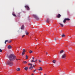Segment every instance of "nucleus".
<instances>
[{
  "label": "nucleus",
  "mask_w": 75,
  "mask_h": 75,
  "mask_svg": "<svg viewBox=\"0 0 75 75\" xmlns=\"http://www.w3.org/2000/svg\"><path fill=\"white\" fill-rule=\"evenodd\" d=\"M64 50H62L61 51H60V54H62L63 52H64Z\"/></svg>",
  "instance_id": "nucleus-13"
},
{
  "label": "nucleus",
  "mask_w": 75,
  "mask_h": 75,
  "mask_svg": "<svg viewBox=\"0 0 75 75\" xmlns=\"http://www.w3.org/2000/svg\"><path fill=\"white\" fill-rule=\"evenodd\" d=\"M25 70L26 71H27L28 69V67H26L25 68Z\"/></svg>",
  "instance_id": "nucleus-12"
},
{
  "label": "nucleus",
  "mask_w": 75,
  "mask_h": 75,
  "mask_svg": "<svg viewBox=\"0 0 75 75\" xmlns=\"http://www.w3.org/2000/svg\"><path fill=\"white\" fill-rule=\"evenodd\" d=\"M25 35H23V36H22V38H23L25 37Z\"/></svg>",
  "instance_id": "nucleus-33"
},
{
  "label": "nucleus",
  "mask_w": 75,
  "mask_h": 75,
  "mask_svg": "<svg viewBox=\"0 0 75 75\" xmlns=\"http://www.w3.org/2000/svg\"><path fill=\"white\" fill-rule=\"evenodd\" d=\"M56 62V61L55 60H53V61L52 62L53 63H55Z\"/></svg>",
  "instance_id": "nucleus-19"
},
{
  "label": "nucleus",
  "mask_w": 75,
  "mask_h": 75,
  "mask_svg": "<svg viewBox=\"0 0 75 75\" xmlns=\"http://www.w3.org/2000/svg\"><path fill=\"white\" fill-rule=\"evenodd\" d=\"M18 14L19 15L20 14V13H19Z\"/></svg>",
  "instance_id": "nucleus-44"
},
{
  "label": "nucleus",
  "mask_w": 75,
  "mask_h": 75,
  "mask_svg": "<svg viewBox=\"0 0 75 75\" xmlns=\"http://www.w3.org/2000/svg\"><path fill=\"white\" fill-rule=\"evenodd\" d=\"M18 60V59H16V60L17 61Z\"/></svg>",
  "instance_id": "nucleus-38"
},
{
  "label": "nucleus",
  "mask_w": 75,
  "mask_h": 75,
  "mask_svg": "<svg viewBox=\"0 0 75 75\" xmlns=\"http://www.w3.org/2000/svg\"><path fill=\"white\" fill-rule=\"evenodd\" d=\"M16 70L17 71H19L20 70V68H18L17 69H16Z\"/></svg>",
  "instance_id": "nucleus-15"
},
{
  "label": "nucleus",
  "mask_w": 75,
  "mask_h": 75,
  "mask_svg": "<svg viewBox=\"0 0 75 75\" xmlns=\"http://www.w3.org/2000/svg\"><path fill=\"white\" fill-rule=\"evenodd\" d=\"M33 17L36 19V20H39V19L36 15L34 14L33 15Z\"/></svg>",
  "instance_id": "nucleus-3"
},
{
  "label": "nucleus",
  "mask_w": 75,
  "mask_h": 75,
  "mask_svg": "<svg viewBox=\"0 0 75 75\" xmlns=\"http://www.w3.org/2000/svg\"><path fill=\"white\" fill-rule=\"evenodd\" d=\"M37 59H36V60H35V62H37Z\"/></svg>",
  "instance_id": "nucleus-39"
},
{
  "label": "nucleus",
  "mask_w": 75,
  "mask_h": 75,
  "mask_svg": "<svg viewBox=\"0 0 75 75\" xmlns=\"http://www.w3.org/2000/svg\"><path fill=\"white\" fill-rule=\"evenodd\" d=\"M41 62V60H39V62L40 63Z\"/></svg>",
  "instance_id": "nucleus-32"
},
{
  "label": "nucleus",
  "mask_w": 75,
  "mask_h": 75,
  "mask_svg": "<svg viewBox=\"0 0 75 75\" xmlns=\"http://www.w3.org/2000/svg\"><path fill=\"white\" fill-rule=\"evenodd\" d=\"M13 16H14V17H16V15L15 14H14V13H13Z\"/></svg>",
  "instance_id": "nucleus-20"
},
{
  "label": "nucleus",
  "mask_w": 75,
  "mask_h": 75,
  "mask_svg": "<svg viewBox=\"0 0 75 75\" xmlns=\"http://www.w3.org/2000/svg\"><path fill=\"white\" fill-rule=\"evenodd\" d=\"M24 28V25H23L22 27H21V30H23Z\"/></svg>",
  "instance_id": "nucleus-14"
},
{
  "label": "nucleus",
  "mask_w": 75,
  "mask_h": 75,
  "mask_svg": "<svg viewBox=\"0 0 75 75\" xmlns=\"http://www.w3.org/2000/svg\"><path fill=\"white\" fill-rule=\"evenodd\" d=\"M59 24H60V25H61V26H62V27H64V25H63V24H62L61 23H60Z\"/></svg>",
  "instance_id": "nucleus-21"
},
{
  "label": "nucleus",
  "mask_w": 75,
  "mask_h": 75,
  "mask_svg": "<svg viewBox=\"0 0 75 75\" xmlns=\"http://www.w3.org/2000/svg\"><path fill=\"white\" fill-rule=\"evenodd\" d=\"M67 46H66V47H67Z\"/></svg>",
  "instance_id": "nucleus-46"
},
{
  "label": "nucleus",
  "mask_w": 75,
  "mask_h": 75,
  "mask_svg": "<svg viewBox=\"0 0 75 75\" xmlns=\"http://www.w3.org/2000/svg\"><path fill=\"white\" fill-rule=\"evenodd\" d=\"M40 69H38V70L39 71H42V67H40Z\"/></svg>",
  "instance_id": "nucleus-9"
},
{
  "label": "nucleus",
  "mask_w": 75,
  "mask_h": 75,
  "mask_svg": "<svg viewBox=\"0 0 75 75\" xmlns=\"http://www.w3.org/2000/svg\"><path fill=\"white\" fill-rule=\"evenodd\" d=\"M2 52V50L1 49H0V52Z\"/></svg>",
  "instance_id": "nucleus-31"
},
{
  "label": "nucleus",
  "mask_w": 75,
  "mask_h": 75,
  "mask_svg": "<svg viewBox=\"0 0 75 75\" xmlns=\"http://www.w3.org/2000/svg\"><path fill=\"white\" fill-rule=\"evenodd\" d=\"M66 19H64V20L63 21V23H65L66 22Z\"/></svg>",
  "instance_id": "nucleus-22"
},
{
  "label": "nucleus",
  "mask_w": 75,
  "mask_h": 75,
  "mask_svg": "<svg viewBox=\"0 0 75 75\" xmlns=\"http://www.w3.org/2000/svg\"><path fill=\"white\" fill-rule=\"evenodd\" d=\"M65 20L66 21H69L70 20V19L68 18H65Z\"/></svg>",
  "instance_id": "nucleus-17"
},
{
  "label": "nucleus",
  "mask_w": 75,
  "mask_h": 75,
  "mask_svg": "<svg viewBox=\"0 0 75 75\" xmlns=\"http://www.w3.org/2000/svg\"><path fill=\"white\" fill-rule=\"evenodd\" d=\"M65 35L64 34H63V35H62V37H65Z\"/></svg>",
  "instance_id": "nucleus-24"
},
{
  "label": "nucleus",
  "mask_w": 75,
  "mask_h": 75,
  "mask_svg": "<svg viewBox=\"0 0 75 75\" xmlns=\"http://www.w3.org/2000/svg\"><path fill=\"white\" fill-rule=\"evenodd\" d=\"M25 8H27V10H30L29 7L27 5L25 6Z\"/></svg>",
  "instance_id": "nucleus-6"
},
{
  "label": "nucleus",
  "mask_w": 75,
  "mask_h": 75,
  "mask_svg": "<svg viewBox=\"0 0 75 75\" xmlns=\"http://www.w3.org/2000/svg\"><path fill=\"white\" fill-rule=\"evenodd\" d=\"M61 16L60 14H58V15L57 16V18H60V17H61Z\"/></svg>",
  "instance_id": "nucleus-7"
},
{
  "label": "nucleus",
  "mask_w": 75,
  "mask_h": 75,
  "mask_svg": "<svg viewBox=\"0 0 75 75\" xmlns=\"http://www.w3.org/2000/svg\"><path fill=\"white\" fill-rule=\"evenodd\" d=\"M20 60V59H18V60Z\"/></svg>",
  "instance_id": "nucleus-40"
},
{
  "label": "nucleus",
  "mask_w": 75,
  "mask_h": 75,
  "mask_svg": "<svg viewBox=\"0 0 75 75\" xmlns=\"http://www.w3.org/2000/svg\"><path fill=\"white\" fill-rule=\"evenodd\" d=\"M44 75H47L46 74H44Z\"/></svg>",
  "instance_id": "nucleus-41"
},
{
  "label": "nucleus",
  "mask_w": 75,
  "mask_h": 75,
  "mask_svg": "<svg viewBox=\"0 0 75 75\" xmlns=\"http://www.w3.org/2000/svg\"><path fill=\"white\" fill-rule=\"evenodd\" d=\"M40 74H41V73H42V72H40Z\"/></svg>",
  "instance_id": "nucleus-43"
},
{
  "label": "nucleus",
  "mask_w": 75,
  "mask_h": 75,
  "mask_svg": "<svg viewBox=\"0 0 75 75\" xmlns=\"http://www.w3.org/2000/svg\"><path fill=\"white\" fill-rule=\"evenodd\" d=\"M7 63L11 66H13V63L12 62L8 61L7 62Z\"/></svg>",
  "instance_id": "nucleus-2"
},
{
  "label": "nucleus",
  "mask_w": 75,
  "mask_h": 75,
  "mask_svg": "<svg viewBox=\"0 0 75 75\" xmlns=\"http://www.w3.org/2000/svg\"><path fill=\"white\" fill-rule=\"evenodd\" d=\"M33 51L30 50V51L29 52V53L30 54H31V53H33Z\"/></svg>",
  "instance_id": "nucleus-18"
},
{
  "label": "nucleus",
  "mask_w": 75,
  "mask_h": 75,
  "mask_svg": "<svg viewBox=\"0 0 75 75\" xmlns=\"http://www.w3.org/2000/svg\"><path fill=\"white\" fill-rule=\"evenodd\" d=\"M25 34L26 35H28L29 34V33L27 31H26V32H25Z\"/></svg>",
  "instance_id": "nucleus-23"
},
{
  "label": "nucleus",
  "mask_w": 75,
  "mask_h": 75,
  "mask_svg": "<svg viewBox=\"0 0 75 75\" xmlns=\"http://www.w3.org/2000/svg\"><path fill=\"white\" fill-rule=\"evenodd\" d=\"M37 70L36 69L34 71H33V72H34V73H35V71H36V70Z\"/></svg>",
  "instance_id": "nucleus-30"
},
{
  "label": "nucleus",
  "mask_w": 75,
  "mask_h": 75,
  "mask_svg": "<svg viewBox=\"0 0 75 75\" xmlns=\"http://www.w3.org/2000/svg\"><path fill=\"white\" fill-rule=\"evenodd\" d=\"M35 66H36V64H35Z\"/></svg>",
  "instance_id": "nucleus-47"
},
{
  "label": "nucleus",
  "mask_w": 75,
  "mask_h": 75,
  "mask_svg": "<svg viewBox=\"0 0 75 75\" xmlns=\"http://www.w3.org/2000/svg\"><path fill=\"white\" fill-rule=\"evenodd\" d=\"M30 65H31V66H32V64H28V65L29 66Z\"/></svg>",
  "instance_id": "nucleus-27"
},
{
  "label": "nucleus",
  "mask_w": 75,
  "mask_h": 75,
  "mask_svg": "<svg viewBox=\"0 0 75 75\" xmlns=\"http://www.w3.org/2000/svg\"><path fill=\"white\" fill-rule=\"evenodd\" d=\"M48 54V52H47L46 53V54H47H47Z\"/></svg>",
  "instance_id": "nucleus-36"
},
{
  "label": "nucleus",
  "mask_w": 75,
  "mask_h": 75,
  "mask_svg": "<svg viewBox=\"0 0 75 75\" xmlns=\"http://www.w3.org/2000/svg\"><path fill=\"white\" fill-rule=\"evenodd\" d=\"M31 62H35V61L33 60H32V61H31Z\"/></svg>",
  "instance_id": "nucleus-29"
},
{
  "label": "nucleus",
  "mask_w": 75,
  "mask_h": 75,
  "mask_svg": "<svg viewBox=\"0 0 75 75\" xmlns=\"http://www.w3.org/2000/svg\"><path fill=\"white\" fill-rule=\"evenodd\" d=\"M66 57V54H63V55L62 56V59H65Z\"/></svg>",
  "instance_id": "nucleus-4"
},
{
  "label": "nucleus",
  "mask_w": 75,
  "mask_h": 75,
  "mask_svg": "<svg viewBox=\"0 0 75 75\" xmlns=\"http://www.w3.org/2000/svg\"><path fill=\"white\" fill-rule=\"evenodd\" d=\"M8 58L10 61H13L16 59V57L13 54H12L8 56Z\"/></svg>",
  "instance_id": "nucleus-1"
},
{
  "label": "nucleus",
  "mask_w": 75,
  "mask_h": 75,
  "mask_svg": "<svg viewBox=\"0 0 75 75\" xmlns=\"http://www.w3.org/2000/svg\"><path fill=\"white\" fill-rule=\"evenodd\" d=\"M34 74L33 73L32 74V75H34Z\"/></svg>",
  "instance_id": "nucleus-37"
},
{
  "label": "nucleus",
  "mask_w": 75,
  "mask_h": 75,
  "mask_svg": "<svg viewBox=\"0 0 75 75\" xmlns=\"http://www.w3.org/2000/svg\"><path fill=\"white\" fill-rule=\"evenodd\" d=\"M11 48H12V47L10 45H9L8 47V49H11Z\"/></svg>",
  "instance_id": "nucleus-10"
},
{
  "label": "nucleus",
  "mask_w": 75,
  "mask_h": 75,
  "mask_svg": "<svg viewBox=\"0 0 75 75\" xmlns=\"http://www.w3.org/2000/svg\"><path fill=\"white\" fill-rule=\"evenodd\" d=\"M33 68L32 66H30L29 68V69H30L31 70H32L33 69Z\"/></svg>",
  "instance_id": "nucleus-11"
},
{
  "label": "nucleus",
  "mask_w": 75,
  "mask_h": 75,
  "mask_svg": "<svg viewBox=\"0 0 75 75\" xmlns=\"http://www.w3.org/2000/svg\"><path fill=\"white\" fill-rule=\"evenodd\" d=\"M8 40H5V44H6V42H8Z\"/></svg>",
  "instance_id": "nucleus-25"
},
{
  "label": "nucleus",
  "mask_w": 75,
  "mask_h": 75,
  "mask_svg": "<svg viewBox=\"0 0 75 75\" xmlns=\"http://www.w3.org/2000/svg\"><path fill=\"white\" fill-rule=\"evenodd\" d=\"M34 66V64H33V66Z\"/></svg>",
  "instance_id": "nucleus-45"
},
{
  "label": "nucleus",
  "mask_w": 75,
  "mask_h": 75,
  "mask_svg": "<svg viewBox=\"0 0 75 75\" xmlns=\"http://www.w3.org/2000/svg\"><path fill=\"white\" fill-rule=\"evenodd\" d=\"M33 67H34V68H35V66H33Z\"/></svg>",
  "instance_id": "nucleus-42"
},
{
  "label": "nucleus",
  "mask_w": 75,
  "mask_h": 75,
  "mask_svg": "<svg viewBox=\"0 0 75 75\" xmlns=\"http://www.w3.org/2000/svg\"><path fill=\"white\" fill-rule=\"evenodd\" d=\"M32 59H34L35 58L34 57H33L32 58Z\"/></svg>",
  "instance_id": "nucleus-35"
},
{
  "label": "nucleus",
  "mask_w": 75,
  "mask_h": 75,
  "mask_svg": "<svg viewBox=\"0 0 75 75\" xmlns=\"http://www.w3.org/2000/svg\"><path fill=\"white\" fill-rule=\"evenodd\" d=\"M54 40H55V41H56V40H57V39H56V38H54Z\"/></svg>",
  "instance_id": "nucleus-34"
},
{
  "label": "nucleus",
  "mask_w": 75,
  "mask_h": 75,
  "mask_svg": "<svg viewBox=\"0 0 75 75\" xmlns=\"http://www.w3.org/2000/svg\"><path fill=\"white\" fill-rule=\"evenodd\" d=\"M11 42V40H9V41H8V43H10Z\"/></svg>",
  "instance_id": "nucleus-28"
},
{
  "label": "nucleus",
  "mask_w": 75,
  "mask_h": 75,
  "mask_svg": "<svg viewBox=\"0 0 75 75\" xmlns=\"http://www.w3.org/2000/svg\"><path fill=\"white\" fill-rule=\"evenodd\" d=\"M23 63L24 64H26L27 63V62L25 61H23Z\"/></svg>",
  "instance_id": "nucleus-16"
},
{
  "label": "nucleus",
  "mask_w": 75,
  "mask_h": 75,
  "mask_svg": "<svg viewBox=\"0 0 75 75\" xmlns=\"http://www.w3.org/2000/svg\"><path fill=\"white\" fill-rule=\"evenodd\" d=\"M26 59H28V56L27 55H26Z\"/></svg>",
  "instance_id": "nucleus-26"
},
{
  "label": "nucleus",
  "mask_w": 75,
  "mask_h": 75,
  "mask_svg": "<svg viewBox=\"0 0 75 75\" xmlns=\"http://www.w3.org/2000/svg\"><path fill=\"white\" fill-rule=\"evenodd\" d=\"M23 51L22 52V56H23L25 54V52H26V51L25 49H23Z\"/></svg>",
  "instance_id": "nucleus-5"
},
{
  "label": "nucleus",
  "mask_w": 75,
  "mask_h": 75,
  "mask_svg": "<svg viewBox=\"0 0 75 75\" xmlns=\"http://www.w3.org/2000/svg\"><path fill=\"white\" fill-rule=\"evenodd\" d=\"M46 22L47 23H50V19L49 18H47L46 21Z\"/></svg>",
  "instance_id": "nucleus-8"
}]
</instances>
